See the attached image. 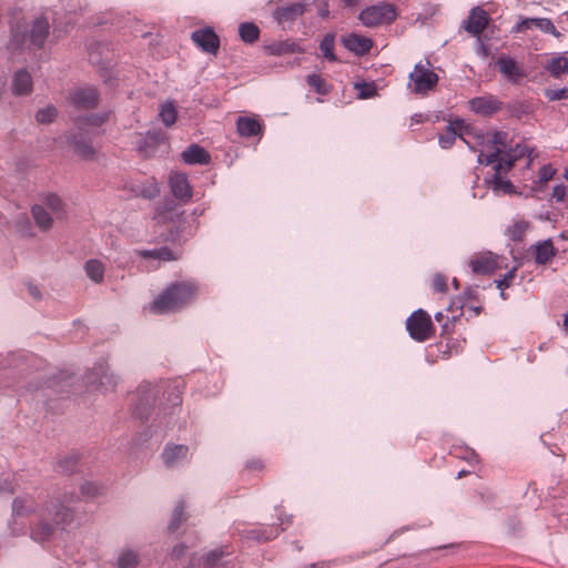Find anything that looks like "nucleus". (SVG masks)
<instances>
[{"instance_id": "1", "label": "nucleus", "mask_w": 568, "mask_h": 568, "mask_svg": "<svg viewBox=\"0 0 568 568\" xmlns=\"http://www.w3.org/2000/svg\"><path fill=\"white\" fill-rule=\"evenodd\" d=\"M73 519V510L59 499L51 501L50 506L41 507L38 523L31 524V538L36 541H45L51 538L57 525H65Z\"/></svg>"}, {"instance_id": "2", "label": "nucleus", "mask_w": 568, "mask_h": 568, "mask_svg": "<svg viewBox=\"0 0 568 568\" xmlns=\"http://www.w3.org/2000/svg\"><path fill=\"white\" fill-rule=\"evenodd\" d=\"M195 296V286L190 282H175L168 286L152 303L156 314L175 312L190 304Z\"/></svg>"}, {"instance_id": "3", "label": "nucleus", "mask_w": 568, "mask_h": 568, "mask_svg": "<svg viewBox=\"0 0 568 568\" xmlns=\"http://www.w3.org/2000/svg\"><path fill=\"white\" fill-rule=\"evenodd\" d=\"M164 390L162 385L141 383L134 395L133 415L141 420H148L151 415L158 395Z\"/></svg>"}, {"instance_id": "4", "label": "nucleus", "mask_w": 568, "mask_h": 568, "mask_svg": "<svg viewBox=\"0 0 568 568\" xmlns=\"http://www.w3.org/2000/svg\"><path fill=\"white\" fill-rule=\"evenodd\" d=\"M358 19L368 28L390 24L396 19V9L387 2H378L361 11Z\"/></svg>"}, {"instance_id": "5", "label": "nucleus", "mask_w": 568, "mask_h": 568, "mask_svg": "<svg viewBox=\"0 0 568 568\" xmlns=\"http://www.w3.org/2000/svg\"><path fill=\"white\" fill-rule=\"evenodd\" d=\"M407 331L412 338L424 342L429 338L432 322L428 314L423 310H417L407 318Z\"/></svg>"}, {"instance_id": "6", "label": "nucleus", "mask_w": 568, "mask_h": 568, "mask_svg": "<svg viewBox=\"0 0 568 568\" xmlns=\"http://www.w3.org/2000/svg\"><path fill=\"white\" fill-rule=\"evenodd\" d=\"M168 393V405L163 407V416L160 413L156 414L154 419L155 424L153 425L154 434L158 433L159 428H168L171 423V418L176 415V412L180 409L182 404V397L176 386L170 387L165 389Z\"/></svg>"}, {"instance_id": "7", "label": "nucleus", "mask_w": 568, "mask_h": 568, "mask_svg": "<svg viewBox=\"0 0 568 568\" xmlns=\"http://www.w3.org/2000/svg\"><path fill=\"white\" fill-rule=\"evenodd\" d=\"M409 79L414 83V92L419 94L432 90L438 82V75L422 63L415 65Z\"/></svg>"}, {"instance_id": "8", "label": "nucleus", "mask_w": 568, "mask_h": 568, "mask_svg": "<svg viewBox=\"0 0 568 568\" xmlns=\"http://www.w3.org/2000/svg\"><path fill=\"white\" fill-rule=\"evenodd\" d=\"M308 3L305 1L286 3L278 6L273 12L274 19L285 28V24H291L300 19L307 10Z\"/></svg>"}, {"instance_id": "9", "label": "nucleus", "mask_w": 568, "mask_h": 568, "mask_svg": "<svg viewBox=\"0 0 568 568\" xmlns=\"http://www.w3.org/2000/svg\"><path fill=\"white\" fill-rule=\"evenodd\" d=\"M191 39L205 53L216 54L220 48V38L211 27L192 32Z\"/></svg>"}, {"instance_id": "10", "label": "nucleus", "mask_w": 568, "mask_h": 568, "mask_svg": "<svg viewBox=\"0 0 568 568\" xmlns=\"http://www.w3.org/2000/svg\"><path fill=\"white\" fill-rule=\"evenodd\" d=\"M456 129L460 131L459 138L469 146L470 150L475 152L476 148L471 145L470 142L467 140L469 129L464 125V122L462 120H456L455 122L449 123L447 125L445 133L440 134L438 138L439 145L443 149H449L457 138Z\"/></svg>"}, {"instance_id": "11", "label": "nucleus", "mask_w": 568, "mask_h": 568, "mask_svg": "<svg viewBox=\"0 0 568 568\" xmlns=\"http://www.w3.org/2000/svg\"><path fill=\"white\" fill-rule=\"evenodd\" d=\"M468 104L474 113L481 116H490L503 108V102L491 94L473 98Z\"/></svg>"}, {"instance_id": "12", "label": "nucleus", "mask_w": 568, "mask_h": 568, "mask_svg": "<svg viewBox=\"0 0 568 568\" xmlns=\"http://www.w3.org/2000/svg\"><path fill=\"white\" fill-rule=\"evenodd\" d=\"M116 377L110 372V367L105 362L97 363L90 375L88 376V383L99 385L108 389H113L116 385Z\"/></svg>"}, {"instance_id": "13", "label": "nucleus", "mask_w": 568, "mask_h": 568, "mask_svg": "<svg viewBox=\"0 0 568 568\" xmlns=\"http://www.w3.org/2000/svg\"><path fill=\"white\" fill-rule=\"evenodd\" d=\"M496 67L499 72L513 84H516L524 78V69L516 62V60L507 54H501L496 60Z\"/></svg>"}, {"instance_id": "14", "label": "nucleus", "mask_w": 568, "mask_h": 568, "mask_svg": "<svg viewBox=\"0 0 568 568\" xmlns=\"http://www.w3.org/2000/svg\"><path fill=\"white\" fill-rule=\"evenodd\" d=\"M70 100L78 109H91L98 105L99 93L93 87L80 88L71 93Z\"/></svg>"}, {"instance_id": "15", "label": "nucleus", "mask_w": 568, "mask_h": 568, "mask_svg": "<svg viewBox=\"0 0 568 568\" xmlns=\"http://www.w3.org/2000/svg\"><path fill=\"white\" fill-rule=\"evenodd\" d=\"M171 192L182 203H187L192 197V190L187 176L184 173H172L169 179Z\"/></svg>"}, {"instance_id": "16", "label": "nucleus", "mask_w": 568, "mask_h": 568, "mask_svg": "<svg viewBox=\"0 0 568 568\" xmlns=\"http://www.w3.org/2000/svg\"><path fill=\"white\" fill-rule=\"evenodd\" d=\"M189 446L186 445H166L162 453V459L168 468H174L189 458Z\"/></svg>"}, {"instance_id": "17", "label": "nucleus", "mask_w": 568, "mask_h": 568, "mask_svg": "<svg viewBox=\"0 0 568 568\" xmlns=\"http://www.w3.org/2000/svg\"><path fill=\"white\" fill-rule=\"evenodd\" d=\"M41 513V508L36 504L30 496L17 497L12 503V517L14 521L19 518L34 515L37 518Z\"/></svg>"}, {"instance_id": "18", "label": "nucleus", "mask_w": 568, "mask_h": 568, "mask_svg": "<svg viewBox=\"0 0 568 568\" xmlns=\"http://www.w3.org/2000/svg\"><path fill=\"white\" fill-rule=\"evenodd\" d=\"M534 254V261L538 265H546L552 261L557 254L551 239L539 241L530 246Z\"/></svg>"}, {"instance_id": "19", "label": "nucleus", "mask_w": 568, "mask_h": 568, "mask_svg": "<svg viewBox=\"0 0 568 568\" xmlns=\"http://www.w3.org/2000/svg\"><path fill=\"white\" fill-rule=\"evenodd\" d=\"M343 45L356 55H364L369 52L373 41L369 38L357 33H349L342 38Z\"/></svg>"}, {"instance_id": "20", "label": "nucleus", "mask_w": 568, "mask_h": 568, "mask_svg": "<svg viewBox=\"0 0 568 568\" xmlns=\"http://www.w3.org/2000/svg\"><path fill=\"white\" fill-rule=\"evenodd\" d=\"M165 134L161 130L148 131L144 136L138 142V148L145 156H151L155 153L158 146L164 143Z\"/></svg>"}, {"instance_id": "21", "label": "nucleus", "mask_w": 568, "mask_h": 568, "mask_svg": "<svg viewBox=\"0 0 568 568\" xmlns=\"http://www.w3.org/2000/svg\"><path fill=\"white\" fill-rule=\"evenodd\" d=\"M488 21V13L484 9L479 7L473 8L467 21L465 22V29L467 32L478 36L486 29Z\"/></svg>"}, {"instance_id": "22", "label": "nucleus", "mask_w": 568, "mask_h": 568, "mask_svg": "<svg viewBox=\"0 0 568 568\" xmlns=\"http://www.w3.org/2000/svg\"><path fill=\"white\" fill-rule=\"evenodd\" d=\"M239 535L245 539H253L256 541H268L276 538L280 534V529L275 526L260 527L253 529H239Z\"/></svg>"}, {"instance_id": "23", "label": "nucleus", "mask_w": 568, "mask_h": 568, "mask_svg": "<svg viewBox=\"0 0 568 568\" xmlns=\"http://www.w3.org/2000/svg\"><path fill=\"white\" fill-rule=\"evenodd\" d=\"M140 564V552L129 546L119 549L113 562L114 568H136Z\"/></svg>"}, {"instance_id": "24", "label": "nucleus", "mask_w": 568, "mask_h": 568, "mask_svg": "<svg viewBox=\"0 0 568 568\" xmlns=\"http://www.w3.org/2000/svg\"><path fill=\"white\" fill-rule=\"evenodd\" d=\"M471 271L476 274H491L497 267L496 256L493 253H484L469 263Z\"/></svg>"}, {"instance_id": "25", "label": "nucleus", "mask_w": 568, "mask_h": 568, "mask_svg": "<svg viewBox=\"0 0 568 568\" xmlns=\"http://www.w3.org/2000/svg\"><path fill=\"white\" fill-rule=\"evenodd\" d=\"M182 161L186 164H207L211 160L209 152L199 144H191L181 153Z\"/></svg>"}, {"instance_id": "26", "label": "nucleus", "mask_w": 568, "mask_h": 568, "mask_svg": "<svg viewBox=\"0 0 568 568\" xmlns=\"http://www.w3.org/2000/svg\"><path fill=\"white\" fill-rule=\"evenodd\" d=\"M49 21L47 18H38L34 20L31 31L30 41L37 48H41L49 36Z\"/></svg>"}, {"instance_id": "27", "label": "nucleus", "mask_w": 568, "mask_h": 568, "mask_svg": "<svg viewBox=\"0 0 568 568\" xmlns=\"http://www.w3.org/2000/svg\"><path fill=\"white\" fill-rule=\"evenodd\" d=\"M11 89L16 95L28 94L32 89V79L30 73L24 69L17 71L12 79Z\"/></svg>"}, {"instance_id": "28", "label": "nucleus", "mask_w": 568, "mask_h": 568, "mask_svg": "<svg viewBox=\"0 0 568 568\" xmlns=\"http://www.w3.org/2000/svg\"><path fill=\"white\" fill-rule=\"evenodd\" d=\"M236 130L241 136L251 138L261 133L262 125L253 118L240 116L236 121Z\"/></svg>"}, {"instance_id": "29", "label": "nucleus", "mask_w": 568, "mask_h": 568, "mask_svg": "<svg viewBox=\"0 0 568 568\" xmlns=\"http://www.w3.org/2000/svg\"><path fill=\"white\" fill-rule=\"evenodd\" d=\"M544 68L552 78L559 79L561 75L568 73V59L558 54L550 58Z\"/></svg>"}, {"instance_id": "30", "label": "nucleus", "mask_w": 568, "mask_h": 568, "mask_svg": "<svg viewBox=\"0 0 568 568\" xmlns=\"http://www.w3.org/2000/svg\"><path fill=\"white\" fill-rule=\"evenodd\" d=\"M232 554L233 549L229 546L213 549L202 558V565L204 568H215L222 562L224 557H229Z\"/></svg>"}, {"instance_id": "31", "label": "nucleus", "mask_w": 568, "mask_h": 568, "mask_svg": "<svg viewBox=\"0 0 568 568\" xmlns=\"http://www.w3.org/2000/svg\"><path fill=\"white\" fill-rule=\"evenodd\" d=\"M31 214L34 219L37 226L42 231H48L51 229L53 219L51 214L45 210L44 206L40 204H34L31 207Z\"/></svg>"}, {"instance_id": "32", "label": "nucleus", "mask_w": 568, "mask_h": 568, "mask_svg": "<svg viewBox=\"0 0 568 568\" xmlns=\"http://www.w3.org/2000/svg\"><path fill=\"white\" fill-rule=\"evenodd\" d=\"M140 256L143 258H155L159 261H174L178 258V253L169 248L168 246H161L153 250H144L140 252Z\"/></svg>"}, {"instance_id": "33", "label": "nucleus", "mask_w": 568, "mask_h": 568, "mask_svg": "<svg viewBox=\"0 0 568 568\" xmlns=\"http://www.w3.org/2000/svg\"><path fill=\"white\" fill-rule=\"evenodd\" d=\"M72 143L75 148V151L81 154L85 159H92L94 155L93 146L85 138V134L81 131L79 134H74L72 136Z\"/></svg>"}, {"instance_id": "34", "label": "nucleus", "mask_w": 568, "mask_h": 568, "mask_svg": "<svg viewBox=\"0 0 568 568\" xmlns=\"http://www.w3.org/2000/svg\"><path fill=\"white\" fill-rule=\"evenodd\" d=\"M84 271L87 276L94 283H101L104 277V265L101 261L92 258L85 262Z\"/></svg>"}, {"instance_id": "35", "label": "nucleus", "mask_w": 568, "mask_h": 568, "mask_svg": "<svg viewBox=\"0 0 568 568\" xmlns=\"http://www.w3.org/2000/svg\"><path fill=\"white\" fill-rule=\"evenodd\" d=\"M335 47V33L328 32L323 39L320 41V50L323 53V57L329 62H337L338 58L334 52Z\"/></svg>"}, {"instance_id": "36", "label": "nucleus", "mask_w": 568, "mask_h": 568, "mask_svg": "<svg viewBox=\"0 0 568 568\" xmlns=\"http://www.w3.org/2000/svg\"><path fill=\"white\" fill-rule=\"evenodd\" d=\"M239 34L244 42L253 43L260 37V29L253 22H243L239 27Z\"/></svg>"}, {"instance_id": "37", "label": "nucleus", "mask_w": 568, "mask_h": 568, "mask_svg": "<svg viewBox=\"0 0 568 568\" xmlns=\"http://www.w3.org/2000/svg\"><path fill=\"white\" fill-rule=\"evenodd\" d=\"M44 204L50 209L51 213L57 219L64 217V215H65L64 203L57 194H53V193L48 194L44 199Z\"/></svg>"}, {"instance_id": "38", "label": "nucleus", "mask_w": 568, "mask_h": 568, "mask_svg": "<svg viewBox=\"0 0 568 568\" xmlns=\"http://www.w3.org/2000/svg\"><path fill=\"white\" fill-rule=\"evenodd\" d=\"M491 189L495 193L499 194H514L515 187L509 180H504L499 173H495L491 181Z\"/></svg>"}, {"instance_id": "39", "label": "nucleus", "mask_w": 568, "mask_h": 568, "mask_svg": "<svg viewBox=\"0 0 568 568\" xmlns=\"http://www.w3.org/2000/svg\"><path fill=\"white\" fill-rule=\"evenodd\" d=\"M108 119L106 114H92L79 122V130L89 132L99 129Z\"/></svg>"}, {"instance_id": "40", "label": "nucleus", "mask_w": 568, "mask_h": 568, "mask_svg": "<svg viewBox=\"0 0 568 568\" xmlns=\"http://www.w3.org/2000/svg\"><path fill=\"white\" fill-rule=\"evenodd\" d=\"M270 51L272 54H275V55L302 52L298 44H296L293 41H288V40L272 44L270 47Z\"/></svg>"}, {"instance_id": "41", "label": "nucleus", "mask_w": 568, "mask_h": 568, "mask_svg": "<svg viewBox=\"0 0 568 568\" xmlns=\"http://www.w3.org/2000/svg\"><path fill=\"white\" fill-rule=\"evenodd\" d=\"M306 81L318 94L324 95L329 92V85L320 74H310Z\"/></svg>"}, {"instance_id": "42", "label": "nucleus", "mask_w": 568, "mask_h": 568, "mask_svg": "<svg viewBox=\"0 0 568 568\" xmlns=\"http://www.w3.org/2000/svg\"><path fill=\"white\" fill-rule=\"evenodd\" d=\"M528 223L525 221L515 222L507 229V235L515 242H519L524 239L527 231Z\"/></svg>"}, {"instance_id": "43", "label": "nucleus", "mask_w": 568, "mask_h": 568, "mask_svg": "<svg viewBox=\"0 0 568 568\" xmlns=\"http://www.w3.org/2000/svg\"><path fill=\"white\" fill-rule=\"evenodd\" d=\"M176 110L173 103H164L161 106L160 116L165 126L172 125L176 121Z\"/></svg>"}, {"instance_id": "44", "label": "nucleus", "mask_w": 568, "mask_h": 568, "mask_svg": "<svg viewBox=\"0 0 568 568\" xmlns=\"http://www.w3.org/2000/svg\"><path fill=\"white\" fill-rule=\"evenodd\" d=\"M183 514H184V503L182 500H180L176 504L175 508L173 509V513L171 516V520L169 524L170 531H175L180 527V524L184 520Z\"/></svg>"}, {"instance_id": "45", "label": "nucleus", "mask_w": 568, "mask_h": 568, "mask_svg": "<svg viewBox=\"0 0 568 568\" xmlns=\"http://www.w3.org/2000/svg\"><path fill=\"white\" fill-rule=\"evenodd\" d=\"M57 115L58 110L53 105H48L36 113V119L39 123L48 124L53 122Z\"/></svg>"}, {"instance_id": "46", "label": "nucleus", "mask_w": 568, "mask_h": 568, "mask_svg": "<svg viewBox=\"0 0 568 568\" xmlns=\"http://www.w3.org/2000/svg\"><path fill=\"white\" fill-rule=\"evenodd\" d=\"M535 29H538L545 33H551L557 38L561 36V33L557 31L551 20L547 18H535Z\"/></svg>"}, {"instance_id": "47", "label": "nucleus", "mask_w": 568, "mask_h": 568, "mask_svg": "<svg viewBox=\"0 0 568 568\" xmlns=\"http://www.w3.org/2000/svg\"><path fill=\"white\" fill-rule=\"evenodd\" d=\"M102 487L97 483L85 481L80 487V493L83 498H94L101 494Z\"/></svg>"}, {"instance_id": "48", "label": "nucleus", "mask_w": 568, "mask_h": 568, "mask_svg": "<svg viewBox=\"0 0 568 568\" xmlns=\"http://www.w3.org/2000/svg\"><path fill=\"white\" fill-rule=\"evenodd\" d=\"M532 151L534 150L529 149L527 145L518 143L514 148H510L508 152H506V156L515 159L516 162L524 156L530 158Z\"/></svg>"}, {"instance_id": "49", "label": "nucleus", "mask_w": 568, "mask_h": 568, "mask_svg": "<svg viewBox=\"0 0 568 568\" xmlns=\"http://www.w3.org/2000/svg\"><path fill=\"white\" fill-rule=\"evenodd\" d=\"M78 465V457L75 455L65 456L59 462V467L64 474H72Z\"/></svg>"}, {"instance_id": "50", "label": "nucleus", "mask_w": 568, "mask_h": 568, "mask_svg": "<svg viewBox=\"0 0 568 568\" xmlns=\"http://www.w3.org/2000/svg\"><path fill=\"white\" fill-rule=\"evenodd\" d=\"M544 95L549 101L565 100L568 99V88L561 89H545Z\"/></svg>"}, {"instance_id": "51", "label": "nucleus", "mask_w": 568, "mask_h": 568, "mask_svg": "<svg viewBox=\"0 0 568 568\" xmlns=\"http://www.w3.org/2000/svg\"><path fill=\"white\" fill-rule=\"evenodd\" d=\"M356 88L358 89V97L361 99H369L377 94V90L374 83L363 82L357 84Z\"/></svg>"}, {"instance_id": "52", "label": "nucleus", "mask_w": 568, "mask_h": 568, "mask_svg": "<svg viewBox=\"0 0 568 568\" xmlns=\"http://www.w3.org/2000/svg\"><path fill=\"white\" fill-rule=\"evenodd\" d=\"M514 164L515 159L505 155V159H501L500 161L498 160L497 163L495 164V173H507L514 166Z\"/></svg>"}, {"instance_id": "53", "label": "nucleus", "mask_w": 568, "mask_h": 568, "mask_svg": "<svg viewBox=\"0 0 568 568\" xmlns=\"http://www.w3.org/2000/svg\"><path fill=\"white\" fill-rule=\"evenodd\" d=\"M555 173L556 170L550 164L542 165L538 173V182L546 183L550 181L554 178Z\"/></svg>"}, {"instance_id": "54", "label": "nucleus", "mask_w": 568, "mask_h": 568, "mask_svg": "<svg viewBox=\"0 0 568 568\" xmlns=\"http://www.w3.org/2000/svg\"><path fill=\"white\" fill-rule=\"evenodd\" d=\"M499 155H500L499 149H496L495 152L487 154V155H485L483 152H480L478 154V163L485 164V165H490L494 163L496 164L497 161L499 160Z\"/></svg>"}, {"instance_id": "55", "label": "nucleus", "mask_w": 568, "mask_h": 568, "mask_svg": "<svg viewBox=\"0 0 568 568\" xmlns=\"http://www.w3.org/2000/svg\"><path fill=\"white\" fill-rule=\"evenodd\" d=\"M515 273H516V268H513L510 271H508L504 277L501 280H498L496 283H497V287L500 288L501 291H504L505 288L509 287L510 286V283L511 281L514 280L515 277ZM501 297L505 298V295H504V292L500 293Z\"/></svg>"}, {"instance_id": "56", "label": "nucleus", "mask_w": 568, "mask_h": 568, "mask_svg": "<svg viewBox=\"0 0 568 568\" xmlns=\"http://www.w3.org/2000/svg\"><path fill=\"white\" fill-rule=\"evenodd\" d=\"M432 286L435 292H440V293L446 292V290H447L446 277L443 276L442 274H435V276L433 278Z\"/></svg>"}, {"instance_id": "57", "label": "nucleus", "mask_w": 568, "mask_h": 568, "mask_svg": "<svg viewBox=\"0 0 568 568\" xmlns=\"http://www.w3.org/2000/svg\"><path fill=\"white\" fill-rule=\"evenodd\" d=\"M535 29V18H526L519 21L515 28V32H524L526 30Z\"/></svg>"}, {"instance_id": "58", "label": "nucleus", "mask_w": 568, "mask_h": 568, "mask_svg": "<svg viewBox=\"0 0 568 568\" xmlns=\"http://www.w3.org/2000/svg\"><path fill=\"white\" fill-rule=\"evenodd\" d=\"M508 134L504 131H496L493 134L491 143L500 146H506Z\"/></svg>"}, {"instance_id": "59", "label": "nucleus", "mask_w": 568, "mask_h": 568, "mask_svg": "<svg viewBox=\"0 0 568 568\" xmlns=\"http://www.w3.org/2000/svg\"><path fill=\"white\" fill-rule=\"evenodd\" d=\"M551 196L557 201V202H562L565 200V196H566V186L564 184H557L554 189H552V194Z\"/></svg>"}, {"instance_id": "60", "label": "nucleus", "mask_w": 568, "mask_h": 568, "mask_svg": "<svg viewBox=\"0 0 568 568\" xmlns=\"http://www.w3.org/2000/svg\"><path fill=\"white\" fill-rule=\"evenodd\" d=\"M508 110L513 115H515L518 119H520L521 115L526 113V106L520 102H516L511 105H508Z\"/></svg>"}, {"instance_id": "61", "label": "nucleus", "mask_w": 568, "mask_h": 568, "mask_svg": "<svg viewBox=\"0 0 568 568\" xmlns=\"http://www.w3.org/2000/svg\"><path fill=\"white\" fill-rule=\"evenodd\" d=\"M27 290L36 301H40L42 298V294L37 285L27 283Z\"/></svg>"}, {"instance_id": "62", "label": "nucleus", "mask_w": 568, "mask_h": 568, "mask_svg": "<svg viewBox=\"0 0 568 568\" xmlns=\"http://www.w3.org/2000/svg\"><path fill=\"white\" fill-rule=\"evenodd\" d=\"M185 546L183 544L176 545L172 549V557L180 558L184 555Z\"/></svg>"}, {"instance_id": "63", "label": "nucleus", "mask_w": 568, "mask_h": 568, "mask_svg": "<svg viewBox=\"0 0 568 568\" xmlns=\"http://www.w3.org/2000/svg\"><path fill=\"white\" fill-rule=\"evenodd\" d=\"M102 47H104V45L99 43V44H97V45H94V47H91V48H90L89 57H90V60H91V62H92V63H100V60H98V59L95 58V52H97L100 48H102Z\"/></svg>"}, {"instance_id": "64", "label": "nucleus", "mask_w": 568, "mask_h": 568, "mask_svg": "<svg viewBox=\"0 0 568 568\" xmlns=\"http://www.w3.org/2000/svg\"><path fill=\"white\" fill-rule=\"evenodd\" d=\"M328 14H329L328 6H327V3H324V6L320 7V9H318V16L321 18H327Z\"/></svg>"}]
</instances>
